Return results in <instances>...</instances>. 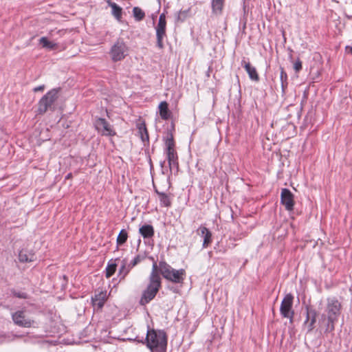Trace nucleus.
I'll list each match as a JSON object with an SVG mask.
<instances>
[{"mask_svg": "<svg viewBox=\"0 0 352 352\" xmlns=\"http://www.w3.org/2000/svg\"><path fill=\"white\" fill-rule=\"evenodd\" d=\"M161 287V278L158 272V267L156 262L152 266V271L149 276V283L146 289L143 292L140 303L145 305L151 301L156 296Z\"/></svg>", "mask_w": 352, "mask_h": 352, "instance_id": "nucleus-1", "label": "nucleus"}, {"mask_svg": "<svg viewBox=\"0 0 352 352\" xmlns=\"http://www.w3.org/2000/svg\"><path fill=\"white\" fill-rule=\"evenodd\" d=\"M341 304L335 298L327 299L326 314H322L321 322H325V333L331 332L335 329V322H337L340 314Z\"/></svg>", "mask_w": 352, "mask_h": 352, "instance_id": "nucleus-2", "label": "nucleus"}, {"mask_svg": "<svg viewBox=\"0 0 352 352\" xmlns=\"http://www.w3.org/2000/svg\"><path fill=\"white\" fill-rule=\"evenodd\" d=\"M146 346L153 352H166L167 338L164 331L148 329L146 333Z\"/></svg>", "mask_w": 352, "mask_h": 352, "instance_id": "nucleus-3", "label": "nucleus"}, {"mask_svg": "<svg viewBox=\"0 0 352 352\" xmlns=\"http://www.w3.org/2000/svg\"><path fill=\"white\" fill-rule=\"evenodd\" d=\"M59 90L60 89H52L40 99L36 110L37 115H43L48 110H55V103L58 98Z\"/></svg>", "mask_w": 352, "mask_h": 352, "instance_id": "nucleus-4", "label": "nucleus"}, {"mask_svg": "<svg viewBox=\"0 0 352 352\" xmlns=\"http://www.w3.org/2000/svg\"><path fill=\"white\" fill-rule=\"evenodd\" d=\"M157 267L163 277L168 280L180 283L184 280L186 272L184 269L175 270L165 261H160Z\"/></svg>", "mask_w": 352, "mask_h": 352, "instance_id": "nucleus-5", "label": "nucleus"}, {"mask_svg": "<svg viewBox=\"0 0 352 352\" xmlns=\"http://www.w3.org/2000/svg\"><path fill=\"white\" fill-rule=\"evenodd\" d=\"M127 54L128 47L122 40H118L109 51V55L113 62L123 60Z\"/></svg>", "mask_w": 352, "mask_h": 352, "instance_id": "nucleus-6", "label": "nucleus"}, {"mask_svg": "<svg viewBox=\"0 0 352 352\" xmlns=\"http://www.w3.org/2000/svg\"><path fill=\"white\" fill-rule=\"evenodd\" d=\"M166 20L164 13L160 15L157 25L155 28L157 46L160 49L164 47L163 40L166 37Z\"/></svg>", "mask_w": 352, "mask_h": 352, "instance_id": "nucleus-7", "label": "nucleus"}, {"mask_svg": "<svg viewBox=\"0 0 352 352\" xmlns=\"http://www.w3.org/2000/svg\"><path fill=\"white\" fill-rule=\"evenodd\" d=\"M294 296L287 294L281 302L280 311L283 317L292 320L294 312L292 309Z\"/></svg>", "mask_w": 352, "mask_h": 352, "instance_id": "nucleus-8", "label": "nucleus"}, {"mask_svg": "<svg viewBox=\"0 0 352 352\" xmlns=\"http://www.w3.org/2000/svg\"><path fill=\"white\" fill-rule=\"evenodd\" d=\"M94 126L98 132L102 135L113 136L116 135L112 126L104 118H96L94 122Z\"/></svg>", "mask_w": 352, "mask_h": 352, "instance_id": "nucleus-9", "label": "nucleus"}, {"mask_svg": "<svg viewBox=\"0 0 352 352\" xmlns=\"http://www.w3.org/2000/svg\"><path fill=\"white\" fill-rule=\"evenodd\" d=\"M280 202L287 210L292 211L294 209V195L289 189H282L280 194Z\"/></svg>", "mask_w": 352, "mask_h": 352, "instance_id": "nucleus-10", "label": "nucleus"}, {"mask_svg": "<svg viewBox=\"0 0 352 352\" xmlns=\"http://www.w3.org/2000/svg\"><path fill=\"white\" fill-rule=\"evenodd\" d=\"M12 320L16 325L22 327H30L34 324V321L25 318L23 311H18L12 315Z\"/></svg>", "mask_w": 352, "mask_h": 352, "instance_id": "nucleus-11", "label": "nucleus"}, {"mask_svg": "<svg viewBox=\"0 0 352 352\" xmlns=\"http://www.w3.org/2000/svg\"><path fill=\"white\" fill-rule=\"evenodd\" d=\"M317 313L314 309L307 311V318L304 322V326L307 329V333H311L315 328Z\"/></svg>", "mask_w": 352, "mask_h": 352, "instance_id": "nucleus-12", "label": "nucleus"}, {"mask_svg": "<svg viewBox=\"0 0 352 352\" xmlns=\"http://www.w3.org/2000/svg\"><path fill=\"white\" fill-rule=\"evenodd\" d=\"M107 300V294L106 291H101L96 293L91 298L92 305L100 309L103 307L105 302Z\"/></svg>", "mask_w": 352, "mask_h": 352, "instance_id": "nucleus-13", "label": "nucleus"}, {"mask_svg": "<svg viewBox=\"0 0 352 352\" xmlns=\"http://www.w3.org/2000/svg\"><path fill=\"white\" fill-rule=\"evenodd\" d=\"M197 232L204 238L203 248H207L212 242V234L210 231L205 226H200L197 229Z\"/></svg>", "mask_w": 352, "mask_h": 352, "instance_id": "nucleus-14", "label": "nucleus"}, {"mask_svg": "<svg viewBox=\"0 0 352 352\" xmlns=\"http://www.w3.org/2000/svg\"><path fill=\"white\" fill-rule=\"evenodd\" d=\"M241 65L243 66L245 71L248 74L250 78L253 81H258L259 76L256 68L250 65L249 62H246L245 58L241 60Z\"/></svg>", "mask_w": 352, "mask_h": 352, "instance_id": "nucleus-15", "label": "nucleus"}, {"mask_svg": "<svg viewBox=\"0 0 352 352\" xmlns=\"http://www.w3.org/2000/svg\"><path fill=\"white\" fill-rule=\"evenodd\" d=\"M168 165L170 170L176 168L178 170L179 164L177 162V155L175 150L166 151Z\"/></svg>", "mask_w": 352, "mask_h": 352, "instance_id": "nucleus-16", "label": "nucleus"}, {"mask_svg": "<svg viewBox=\"0 0 352 352\" xmlns=\"http://www.w3.org/2000/svg\"><path fill=\"white\" fill-rule=\"evenodd\" d=\"M107 3L108 6L111 8L112 15L117 21H120L122 19V8L116 3L112 2L111 0H108Z\"/></svg>", "mask_w": 352, "mask_h": 352, "instance_id": "nucleus-17", "label": "nucleus"}, {"mask_svg": "<svg viewBox=\"0 0 352 352\" xmlns=\"http://www.w3.org/2000/svg\"><path fill=\"white\" fill-rule=\"evenodd\" d=\"M158 109L160 116L162 120H167L170 118L171 113L168 109V104L166 101L161 102Z\"/></svg>", "mask_w": 352, "mask_h": 352, "instance_id": "nucleus-18", "label": "nucleus"}, {"mask_svg": "<svg viewBox=\"0 0 352 352\" xmlns=\"http://www.w3.org/2000/svg\"><path fill=\"white\" fill-rule=\"evenodd\" d=\"M155 192L158 195L161 206L168 208L171 206V199L169 195L160 192L157 189H155Z\"/></svg>", "mask_w": 352, "mask_h": 352, "instance_id": "nucleus-19", "label": "nucleus"}, {"mask_svg": "<svg viewBox=\"0 0 352 352\" xmlns=\"http://www.w3.org/2000/svg\"><path fill=\"white\" fill-rule=\"evenodd\" d=\"M19 259L22 263L32 262L35 259V256L31 252L22 250L19 252Z\"/></svg>", "mask_w": 352, "mask_h": 352, "instance_id": "nucleus-20", "label": "nucleus"}, {"mask_svg": "<svg viewBox=\"0 0 352 352\" xmlns=\"http://www.w3.org/2000/svg\"><path fill=\"white\" fill-rule=\"evenodd\" d=\"M140 234L145 238H151L154 235V229L151 225H144L139 229Z\"/></svg>", "mask_w": 352, "mask_h": 352, "instance_id": "nucleus-21", "label": "nucleus"}, {"mask_svg": "<svg viewBox=\"0 0 352 352\" xmlns=\"http://www.w3.org/2000/svg\"><path fill=\"white\" fill-rule=\"evenodd\" d=\"M131 270V267L127 265V262L126 259H123L122 261V265L119 270V276L120 279H124L126 275L129 273Z\"/></svg>", "mask_w": 352, "mask_h": 352, "instance_id": "nucleus-22", "label": "nucleus"}, {"mask_svg": "<svg viewBox=\"0 0 352 352\" xmlns=\"http://www.w3.org/2000/svg\"><path fill=\"white\" fill-rule=\"evenodd\" d=\"M139 133L143 142H148L149 137L147 129L144 123L140 124L138 126Z\"/></svg>", "mask_w": 352, "mask_h": 352, "instance_id": "nucleus-23", "label": "nucleus"}, {"mask_svg": "<svg viewBox=\"0 0 352 352\" xmlns=\"http://www.w3.org/2000/svg\"><path fill=\"white\" fill-rule=\"evenodd\" d=\"M39 43L42 45L43 47L49 50H54L57 47L56 43L49 41L46 37H41L39 40Z\"/></svg>", "mask_w": 352, "mask_h": 352, "instance_id": "nucleus-24", "label": "nucleus"}, {"mask_svg": "<svg viewBox=\"0 0 352 352\" xmlns=\"http://www.w3.org/2000/svg\"><path fill=\"white\" fill-rule=\"evenodd\" d=\"M224 0H212V6L213 12L216 14L221 12L223 7Z\"/></svg>", "mask_w": 352, "mask_h": 352, "instance_id": "nucleus-25", "label": "nucleus"}, {"mask_svg": "<svg viewBox=\"0 0 352 352\" xmlns=\"http://www.w3.org/2000/svg\"><path fill=\"white\" fill-rule=\"evenodd\" d=\"M133 16L135 17V20L138 21H142L145 16L144 12L141 8H140L138 7L133 8Z\"/></svg>", "mask_w": 352, "mask_h": 352, "instance_id": "nucleus-26", "label": "nucleus"}, {"mask_svg": "<svg viewBox=\"0 0 352 352\" xmlns=\"http://www.w3.org/2000/svg\"><path fill=\"white\" fill-rule=\"evenodd\" d=\"M127 239H128L127 232L124 229L122 230L120 232V233L117 237L116 242H117L118 245H121L124 244L126 241Z\"/></svg>", "mask_w": 352, "mask_h": 352, "instance_id": "nucleus-27", "label": "nucleus"}, {"mask_svg": "<svg viewBox=\"0 0 352 352\" xmlns=\"http://www.w3.org/2000/svg\"><path fill=\"white\" fill-rule=\"evenodd\" d=\"M166 151L175 150V142L171 133H168L165 141Z\"/></svg>", "mask_w": 352, "mask_h": 352, "instance_id": "nucleus-28", "label": "nucleus"}, {"mask_svg": "<svg viewBox=\"0 0 352 352\" xmlns=\"http://www.w3.org/2000/svg\"><path fill=\"white\" fill-rule=\"evenodd\" d=\"M117 265L112 262H109L106 267V277L110 278L116 272Z\"/></svg>", "mask_w": 352, "mask_h": 352, "instance_id": "nucleus-29", "label": "nucleus"}, {"mask_svg": "<svg viewBox=\"0 0 352 352\" xmlns=\"http://www.w3.org/2000/svg\"><path fill=\"white\" fill-rule=\"evenodd\" d=\"M280 79L281 81L282 89H283V91H284V90L287 85V75L286 72L284 71L283 67L280 68Z\"/></svg>", "mask_w": 352, "mask_h": 352, "instance_id": "nucleus-30", "label": "nucleus"}, {"mask_svg": "<svg viewBox=\"0 0 352 352\" xmlns=\"http://www.w3.org/2000/svg\"><path fill=\"white\" fill-rule=\"evenodd\" d=\"M144 259V257L140 255H137L129 264L130 267H131V269L135 267L136 265H138L139 263H140Z\"/></svg>", "mask_w": 352, "mask_h": 352, "instance_id": "nucleus-31", "label": "nucleus"}, {"mask_svg": "<svg viewBox=\"0 0 352 352\" xmlns=\"http://www.w3.org/2000/svg\"><path fill=\"white\" fill-rule=\"evenodd\" d=\"M294 69L296 72H298L302 69V62L300 59H298L294 64Z\"/></svg>", "mask_w": 352, "mask_h": 352, "instance_id": "nucleus-32", "label": "nucleus"}, {"mask_svg": "<svg viewBox=\"0 0 352 352\" xmlns=\"http://www.w3.org/2000/svg\"><path fill=\"white\" fill-rule=\"evenodd\" d=\"M13 294L14 296L19 298H27V294L25 292H14Z\"/></svg>", "mask_w": 352, "mask_h": 352, "instance_id": "nucleus-33", "label": "nucleus"}, {"mask_svg": "<svg viewBox=\"0 0 352 352\" xmlns=\"http://www.w3.org/2000/svg\"><path fill=\"white\" fill-rule=\"evenodd\" d=\"M45 89V85H42L38 87H36L33 89L34 92L43 91Z\"/></svg>", "mask_w": 352, "mask_h": 352, "instance_id": "nucleus-34", "label": "nucleus"}, {"mask_svg": "<svg viewBox=\"0 0 352 352\" xmlns=\"http://www.w3.org/2000/svg\"><path fill=\"white\" fill-rule=\"evenodd\" d=\"M8 340H9L8 336L4 334H0V343L4 342Z\"/></svg>", "mask_w": 352, "mask_h": 352, "instance_id": "nucleus-35", "label": "nucleus"}, {"mask_svg": "<svg viewBox=\"0 0 352 352\" xmlns=\"http://www.w3.org/2000/svg\"><path fill=\"white\" fill-rule=\"evenodd\" d=\"M346 49H349L350 52L352 54V47H346Z\"/></svg>", "mask_w": 352, "mask_h": 352, "instance_id": "nucleus-36", "label": "nucleus"}, {"mask_svg": "<svg viewBox=\"0 0 352 352\" xmlns=\"http://www.w3.org/2000/svg\"><path fill=\"white\" fill-rule=\"evenodd\" d=\"M57 32H58V33H63V30H58Z\"/></svg>", "mask_w": 352, "mask_h": 352, "instance_id": "nucleus-37", "label": "nucleus"}, {"mask_svg": "<svg viewBox=\"0 0 352 352\" xmlns=\"http://www.w3.org/2000/svg\"><path fill=\"white\" fill-rule=\"evenodd\" d=\"M71 176V174H68L67 176L66 177L67 178H69Z\"/></svg>", "mask_w": 352, "mask_h": 352, "instance_id": "nucleus-38", "label": "nucleus"}]
</instances>
